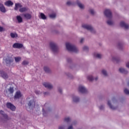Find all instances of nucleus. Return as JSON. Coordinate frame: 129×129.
I'll return each instance as SVG.
<instances>
[{"instance_id": "1", "label": "nucleus", "mask_w": 129, "mask_h": 129, "mask_svg": "<svg viewBox=\"0 0 129 129\" xmlns=\"http://www.w3.org/2000/svg\"><path fill=\"white\" fill-rule=\"evenodd\" d=\"M28 102L27 103V106H26V109L28 111L30 110H33L36 106V101L34 99H31L30 98H27Z\"/></svg>"}, {"instance_id": "2", "label": "nucleus", "mask_w": 129, "mask_h": 129, "mask_svg": "<svg viewBox=\"0 0 129 129\" xmlns=\"http://www.w3.org/2000/svg\"><path fill=\"white\" fill-rule=\"evenodd\" d=\"M23 6L20 3L15 4V7L14 8L15 11H18L19 8H20L19 9V12L20 13H24L25 12H28L29 8L28 7H23Z\"/></svg>"}, {"instance_id": "3", "label": "nucleus", "mask_w": 129, "mask_h": 129, "mask_svg": "<svg viewBox=\"0 0 129 129\" xmlns=\"http://www.w3.org/2000/svg\"><path fill=\"white\" fill-rule=\"evenodd\" d=\"M49 46L54 54H57L59 52V46L57 43L54 42H50Z\"/></svg>"}, {"instance_id": "4", "label": "nucleus", "mask_w": 129, "mask_h": 129, "mask_svg": "<svg viewBox=\"0 0 129 129\" xmlns=\"http://www.w3.org/2000/svg\"><path fill=\"white\" fill-rule=\"evenodd\" d=\"M66 46L68 51H70V52H75V53H77L78 49H77V48L75 45H73L70 43H67Z\"/></svg>"}, {"instance_id": "5", "label": "nucleus", "mask_w": 129, "mask_h": 129, "mask_svg": "<svg viewBox=\"0 0 129 129\" xmlns=\"http://www.w3.org/2000/svg\"><path fill=\"white\" fill-rule=\"evenodd\" d=\"M14 58H13V55L8 54L7 58L5 59V62L6 63L7 66H10L11 64L14 62Z\"/></svg>"}, {"instance_id": "6", "label": "nucleus", "mask_w": 129, "mask_h": 129, "mask_svg": "<svg viewBox=\"0 0 129 129\" xmlns=\"http://www.w3.org/2000/svg\"><path fill=\"white\" fill-rule=\"evenodd\" d=\"M46 106H48L47 103H45L42 108V112H43V116H47V115H48V112H49V107H46Z\"/></svg>"}, {"instance_id": "7", "label": "nucleus", "mask_w": 129, "mask_h": 129, "mask_svg": "<svg viewBox=\"0 0 129 129\" xmlns=\"http://www.w3.org/2000/svg\"><path fill=\"white\" fill-rule=\"evenodd\" d=\"M105 16L108 19H111L112 18V13L110 10L106 9L104 12Z\"/></svg>"}, {"instance_id": "8", "label": "nucleus", "mask_w": 129, "mask_h": 129, "mask_svg": "<svg viewBox=\"0 0 129 129\" xmlns=\"http://www.w3.org/2000/svg\"><path fill=\"white\" fill-rule=\"evenodd\" d=\"M6 106L7 108L11 109V110H12V111H15V110H16V106L10 102H7L6 104Z\"/></svg>"}, {"instance_id": "9", "label": "nucleus", "mask_w": 129, "mask_h": 129, "mask_svg": "<svg viewBox=\"0 0 129 129\" xmlns=\"http://www.w3.org/2000/svg\"><path fill=\"white\" fill-rule=\"evenodd\" d=\"M0 75L4 79H8L9 78V75L4 71H0Z\"/></svg>"}, {"instance_id": "10", "label": "nucleus", "mask_w": 129, "mask_h": 129, "mask_svg": "<svg viewBox=\"0 0 129 129\" xmlns=\"http://www.w3.org/2000/svg\"><path fill=\"white\" fill-rule=\"evenodd\" d=\"M22 96V95L21 91H17L14 95V99H20Z\"/></svg>"}, {"instance_id": "11", "label": "nucleus", "mask_w": 129, "mask_h": 129, "mask_svg": "<svg viewBox=\"0 0 129 129\" xmlns=\"http://www.w3.org/2000/svg\"><path fill=\"white\" fill-rule=\"evenodd\" d=\"M23 47H24V45L22 43H15L13 45V48H15V49H21Z\"/></svg>"}, {"instance_id": "12", "label": "nucleus", "mask_w": 129, "mask_h": 129, "mask_svg": "<svg viewBox=\"0 0 129 129\" xmlns=\"http://www.w3.org/2000/svg\"><path fill=\"white\" fill-rule=\"evenodd\" d=\"M120 26L121 27V28H124L125 30H127L129 29V25L124 23L123 21H121L120 23Z\"/></svg>"}, {"instance_id": "13", "label": "nucleus", "mask_w": 129, "mask_h": 129, "mask_svg": "<svg viewBox=\"0 0 129 129\" xmlns=\"http://www.w3.org/2000/svg\"><path fill=\"white\" fill-rule=\"evenodd\" d=\"M82 28H84V29H86V30H88L89 31H91V32H92L93 30V27L87 24H83L82 25Z\"/></svg>"}, {"instance_id": "14", "label": "nucleus", "mask_w": 129, "mask_h": 129, "mask_svg": "<svg viewBox=\"0 0 129 129\" xmlns=\"http://www.w3.org/2000/svg\"><path fill=\"white\" fill-rule=\"evenodd\" d=\"M79 91L81 92V93H87V90L82 86L79 87Z\"/></svg>"}, {"instance_id": "15", "label": "nucleus", "mask_w": 129, "mask_h": 129, "mask_svg": "<svg viewBox=\"0 0 129 129\" xmlns=\"http://www.w3.org/2000/svg\"><path fill=\"white\" fill-rule=\"evenodd\" d=\"M23 16L26 20H31L32 19V15L29 13L24 14Z\"/></svg>"}, {"instance_id": "16", "label": "nucleus", "mask_w": 129, "mask_h": 129, "mask_svg": "<svg viewBox=\"0 0 129 129\" xmlns=\"http://www.w3.org/2000/svg\"><path fill=\"white\" fill-rule=\"evenodd\" d=\"M5 6L6 7H12L14 5V3L12 2L11 0H9L5 3Z\"/></svg>"}, {"instance_id": "17", "label": "nucleus", "mask_w": 129, "mask_h": 129, "mask_svg": "<svg viewBox=\"0 0 129 129\" xmlns=\"http://www.w3.org/2000/svg\"><path fill=\"white\" fill-rule=\"evenodd\" d=\"M0 114L1 115H2V116L5 118V119H8V114H6L5 113V111L3 110H0Z\"/></svg>"}, {"instance_id": "18", "label": "nucleus", "mask_w": 129, "mask_h": 129, "mask_svg": "<svg viewBox=\"0 0 129 129\" xmlns=\"http://www.w3.org/2000/svg\"><path fill=\"white\" fill-rule=\"evenodd\" d=\"M73 102H75L76 103H77L80 101V98L79 97L76 96H73Z\"/></svg>"}, {"instance_id": "19", "label": "nucleus", "mask_w": 129, "mask_h": 129, "mask_svg": "<svg viewBox=\"0 0 129 129\" xmlns=\"http://www.w3.org/2000/svg\"><path fill=\"white\" fill-rule=\"evenodd\" d=\"M119 72H120V73H122V74H127V73H128V72L127 71H126V70H125L122 68H120L119 69Z\"/></svg>"}, {"instance_id": "20", "label": "nucleus", "mask_w": 129, "mask_h": 129, "mask_svg": "<svg viewBox=\"0 0 129 129\" xmlns=\"http://www.w3.org/2000/svg\"><path fill=\"white\" fill-rule=\"evenodd\" d=\"M0 11L2 13H6V8L4 6V4L0 3Z\"/></svg>"}, {"instance_id": "21", "label": "nucleus", "mask_w": 129, "mask_h": 129, "mask_svg": "<svg viewBox=\"0 0 129 129\" xmlns=\"http://www.w3.org/2000/svg\"><path fill=\"white\" fill-rule=\"evenodd\" d=\"M107 104H108V106L110 107V108L111 109H112L113 110H114L116 109V108H117V107H114L113 106H112V105H111V103H110V101H108Z\"/></svg>"}, {"instance_id": "22", "label": "nucleus", "mask_w": 129, "mask_h": 129, "mask_svg": "<svg viewBox=\"0 0 129 129\" xmlns=\"http://www.w3.org/2000/svg\"><path fill=\"white\" fill-rule=\"evenodd\" d=\"M117 48H118L119 50H122V49H123V43L118 42L117 44Z\"/></svg>"}, {"instance_id": "23", "label": "nucleus", "mask_w": 129, "mask_h": 129, "mask_svg": "<svg viewBox=\"0 0 129 129\" xmlns=\"http://www.w3.org/2000/svg\"><path fill=\"white\" fill-rule=\"evenodd\" d=\"M40 19H41L42 20H47V17H46V15L44 14V13H40Z\"/></svg>"}, {"instance_id": "24", "label": "nucleus", "mask_w": 129, "mask_h": 129, "mask_svg": "<svg viewBox=\"0 0 129 129\" xmlns=\"http://www.w3.org/2000/svg\"><path fill=\"white\" fill-rule=\"evenodd\" d=\"M16 19L18 23H21L23 22V18L20 16H17Z\"/></svg>"}, {"instance_id": "25", "label": "nucleus", "mask_w": 129, "mask_h": 129, "mask_svg": "<svg viewBox=\"0 0 129 129\" xmlns=\"http://www.w3.org/2000/svg\"><path fill=\"white\" fill-rule=\"evenodd\" d=\"M112 60L113 61L116 62V63H118L119 62L120 59H119V57H118L113 56Z\"/></svg>"}, {"instance_id": "26", "label": "nucleus", "mask_w": 129, "mask_h": 129, "mask_svg": "<svg viewBox=\"0 0 129 129\" xmlns=\"http://www.w3.org/2000/svg\"><path fill=\"white\" fill-rule=\"evenodd\" d=\"M10 36L11 38H13V39H15V38H18V34L17 33H11Z\"/></svg>"}, {"instance_id": "27", "label": "nucleus", "mask_w": 129, "mask_h": 129, "mask_svg": "<svg viewBox=\"0 0 129 129\" xmlns=\"http://www.w3.org/2000/svg\"><path fill=\"white\" fill-rule=\"evenodd\" d=\"M8 91L11 94H13L15 92V90H14V88L13 87H10L9 89H8Z\"/></svg>"}, {"instance_id": "28", "label": "nucleus", "mask_w": 129, "mask_h": 129, "mask_svg": "<svg viewBox=\"0 0 129 129\" xmlns=\"http://www.w3.org/2000/svg\"><path fill=\"white\" fill-rule=\"evenodd\" d=\"M43 70L45 72V73H49V67L44 66L43 67Z\"/></svg>"}, {"instance_id": "29", "label": "nucleus", "mask_w": 129, "mask_h": 129, "mask_svg": "<svg viewBox=\"0 0 129 129\" xmlns=\"http://www.w3.org/2000/svg\"><path fill=\"white\" fill-rule=\"evenodd\" d=\"M42 85H43L45 88L49 89V83L44 82L42 83Z\"/></svg>"}, {"instance_id": "30", "label": "nucleus", "mask_w": 129, "mask_h": 129, "mask_svg": "<svg viewBox=\"0 0 129 129\" xmlns=\"http://www.w3.org/2000/svg\"><path fill=\"white\" fill-rule=\"evenodd\" d=\"M87 79L89 81H93V80H94V79L93 78V77H92V76H88L87 77Z\"/></svg>"}, {"instance_id": "31", "label": "nucleus", "mask_w": 129, "mask_h": 129, "mask_svg": "<svg viewBox=\"0 0 129 129\" xmlns=\"http://www.w3.org/2000/svg\"><path fill=\"white\" fill-rule=\"evenodd\" d=\"M71 120V119L69 117H66L64 119V121L66 122H69Z\"/></svg>"}, {"instance_id": "32", "label": "nucleus", "mask_w": 129, "mask_h": 129, "mask_svg": "<svg viewBox=\"0 0 129 129\" xmlns=\"http://www.w3.org/2000/svg\"><path fill=\"white\" fill-rule=\"evenodd\" d=\"M77 5L81 9H84V6L79 2H77Z\"/></svg>"}, {"instance_id": "33", "label": "nucleus", "mask_w": 129, "mask_h": 129, "mask_svg": "<svg viewBox=\"0 0 129 129\" xmlns=\"http://www.w3.org/2000/svg\"><path fill=\"white\" fill-rule=\"evenodd\" d=\"M49 18H50L51 19H55V18H56V14L53 13L52 14H50L49 15Z\"/></svg>"}, {"instance_id": "34", "label": "nucleus", "mask_w": 129, "mask_h": 129, "mask_svg": "<svg viewBox=\"0 0 129 129\" xmlns=\"http://www.w3.org/2000/svg\"><path fill=\"white\" fill-rule=\"evenodd\" d=\"M94 56L96 57V58H98V59H101L102 55L100 54L97 53L95 54Z\"/></svg>"}, {"instance_id": "35", "label": "nucleus", "mask_w": 129, "mask_h": 129, "mask_svg": "<svg viewBox=\"0 0 129 129\" xmlns=\"http://www.w3.org/2000/svg\"><path fill=\"white\" fill-rule=\"evenodd\" d=\"M21 59L22 58H21V57H15V62H20Z\"/></svg>"}, {"instance_id": "36", "label": "nucleus", "mask_w": 129, "mask_h": 129, "mask_svg": "<svg viewBox=\"0 0 129 129\" xmlns=\"http://www.w3.org/2000/svg\"><path fill=\"white\" fill-rule=\"evenodd\" d=\"M107 24L108 25H109V26H111V25H113V22L111 20H108L107 21Z\"/></svg>"}, {"instance_id": "37", "label": "nucleus", "mask_w": 129, "mask_h": 129, "mask_svg": "<svg viewBox=\"0 0 129 129\" xmlns=\"http://www.w3.org/2000/svg\"><path fill=\"white\" fill-rule=\"evenodd\" d=\"M102 73L104 76H107V72H106L105 70H102Z\"/></svg>"}, {"instance_id": "38", "label": "nucleus", "mask_w": 129, "mask_h": 129, "mask_svg": "<svg viewBox=\"0 0 129 129\" xmlns=\"http://www.w3.org/2000/svg\"><path fill=\"white\" fill-rule=\"evenodd\" d=\"M124 92L125 94H126V95H129V90L128 89L125 88L124 90Z\"/></svg>"}, {"instance_id": "39", "label": "nucleus", "mask_w": 129, "mask_h": 129, "mask_svg": "<svg viewBox=\"0 0 129 129\" xmlns=\"http://www.w3.org/2000/svg\"><path fill=\"white\" fill-rule=\"evenodd\" d=\"M28 64H29V62L27 60H24L22 63V64L24 66L28 65Z\"/></svg>"}, {"instance_id": "40", "label": "nucleus", "mask_w": 129, "mask_h": 129, "mask_svg": "<svg viewBox=\"0 0 129 129\" xmlns=\"http://www.w3.org/2000/svg\"><path fill=\"white\" fill-rule=\"evenodd\" d=\"M84 51H88L89 50V48H88L87 46H85L83 48Z\"/></svg>"}, {"instance_id": "41", "label": "nucleus", "mask_w": 129, "mask_h": 129, "mask_svg": "<svg viewBox=\"0 0 129 129\" xmlns=\"http://www.w3.org/2000/svg\"><path fill=\"white\" fill-rule=\"evenodd\" d=\"M58 129H65V125H61L58 126Z\"/></svg>"}, {"instance_id": "42", "label": "nucleus", "mask_w": 129, "mask_h": 129, "mask_svg": "<svg viewBox=\"0 0 129 129\" xmlns=\"http://www.w3.org/2000/svg\"><path fill=\"white\" fill-rule=\"evenodd\" d=\"M67 60L68 63H71V62H72V59L70 58H68Z\"/></svg>"}, {"instance_id": "43", "label": "nucleus", "mask_w": 129, "mask_h": 129, "mask_svg": "<svg viewBox=\"0 0 129 129\" xmlns=\"http://www.w3.org/2000/svg\"><path fill=\"white\" fill-rule=\"evenodd\" d=\"M58 91L60 93V94H62V88L60 87L58 88Z\"/></svg>"}, {"instance_id": "44", "label": "nucleus", "mask_w": 129, "mask_h": 129, "mask_svg": "<svg viewBox=\"0 0 129 129\" xmlns=\"http://www.w3.org/2000/svg\"><path fill=\"white\" fill-rule=\"evenodd\" d=\"M89 12L91 15H94V11L92 9L89 10Z\"/></svg>"}, {"instance_id": "45", "label": "nucleus", "mask_w": 129, "mask_h": 129, "mask_svg": "<svg viewBox=\"0 0 129 129\" xmlns=\"http://www.w3.org/2000/svg\"><path fill=\"white\" fill-rule=\"evenodd\" d=\"M53 88V85L51 84H49V90H50V89H52Z\"/></svg>"}, {"instance_id": "46", "label": "nucleus", "mask_w": 129, "mask_h": 129, "mask_svg": "<svg viewBox=\"0 0 129 129\" xmlns=\"http://www.w3.org/2000/svg\"><path fill=\"white\" fill-rule=\"evenodd\" d=\"M104 109V106L103 105H101L100 107H99V109L100 110H103V109Z\"/></svg>"}, {"instance_id": "47", "label": "nucleus", "mask_w": 129, "mask_h": 129, "mask_svg": "<svg viewBox=\"0 0 129 129\" xmlns=\"http://www.w3.org/2000/svg\"><path fill=\"white\" fill-rule=\"evenodd\" d=\"M43 94H44V96H46L49 95V92H43Z\"/></svg>"}, {"instance_id": "48", "label": "nucleus", "mask_w": 129, "mask_h": 129, "mask_svg": "<svg viewBox=\"0 0 129 129\" xmlns=\"http://www.w3.org/2000/svg\"><path fill=\"white\" fill-rule=\"evenodd\" d=\"M35 93L37 95L38 94H41V92L39 91H35Z\"/></svg>"}, {"instance_id": "49", "label": "nucleus", "mask_w": 129, "mask_h": 129, "mask_svg": "<svg viewBox=\"0 0 129 129\" xmlns=\"http://www.w3.org/2000/svg\"><path fill=\"white\" fill-rule=\"evenodd\" d=\"M67 5L68 6H71V5H72V3H71V2L70 1H68L67 3Z\"/></svg>"}, {"instance_id": "50", "label": "nucleus", "mask_w": 129, "mask_h": 129, "mask_svg": "<svg viewBox=\"0 0 129 129\" xmlns=\"http://www.w3.org/2000/svg\"><path fill=\"white\" fill-rule=\"evenodd\" d=\"M83 42H84V38H82L80 40V43L81 44H82V43H83Z\"/></svg>"}, {"instance_id": "51", "label": "nucleus", "mask_w": 129, "mask_h": 129, "mask_svg": "<svg viewBox=\"0 0 129 129\" xmlns=\"http://www.w3.org/2000/svg\"><path fill=\"white\" fill-rule=\"evenodd\" d=\"M3 31H4V28L0 26V32H3Z\"/></svg>"}, {"instance_id": "52", "label": "nucleus", "mask_w": 129, "mask_h": 129, "mask_svg": "<svg viewBox=\"0 0 129 129\" xmlns=\"http://www.w3.org/2000/svg\"><path fill=\"white\" fill-rule=\"evenodd\" d=\"M126 67H127V68H129V62H127L126 63Z\"/></svg>"}, {"instance_id": "53", "label": "nucleus", "mask_w": 129, "mask_h": 129, "mask_svg": "<svg viewBox=\"0 0 129 129\" xmlns=\"http://www.w3.org/2000/svg\"><path fill=\"white\" fill-rule=\"evenodd\" d=\"M68 129H73V126L72 125H70L69 126Z\"/></svg>"}, {"instance_id": "54", "label": "nucleus", "mask_w": 129, "mask_h": 129, "mask_svg": "<svg viewBox=\"0 0 129 129\" xmlns=\"http://www.w3.org/2000/svg\"><path fill=\"white\" fill-rule=\"evenodd\" d=\"M98 77H96V78H95V80L96 81H97L98 80Z\"/></svg>"}, {"instance_id": "55", "label": "nucleus", "mask_w": 129, "mask_h": 129, "mask_svg": "<svg viewBox=\"0 0 129 129\" xmlns=\"http://www.w3.org/2000/svg\"><path fill=\"white\" fill-rule=\"evenodd\" d=\"M127 86H129V82L127 83Z\"/></svg>"}, {"instance_id": "56", "label": "nucleus", "mask_w": 129, "mask_h": 129, "mask_svg": "<svg viewBox=\"0 0 129 129\" xmlns=\"http://www.w3.org/2000/svg\"><path fill=\"white\" fill-rule=\"evenodd\" d=\"M51 72V71H50V70H49V73H50Z\"/></svg>"}, {"instance_id": "57", "label": "nucleus", "mask_w": 129, "mask_h": 129, "mask_svg": "<svg viewBox=\"0 0 129 129\" xmlns=\"http://www.w3.org/2000/svg\"><path fill=\"white\" fill-rule=\"evenodd\" d=\"M115 98H113L112 100H114Z\"/></svg>"}, {"instance_id": "58", "label": "nucleus", "mask_w": 129, "mask_h": 129, "mask_svg": "<svg viewBox=\"0 0 129 129\" xmlns=\"http://www.w3.org/2000/svg\"><path fill=\"white\" fill-rule=\"evenodd\" d=\"M49 112H50V109H49Z\"/></svg>"}]
</instances>
